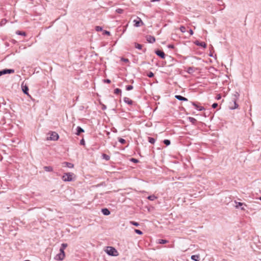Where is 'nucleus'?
Masks as SVG:
<instances>
[{"instance_id":"obj_32","label":"nucleus","mask_w":261,"mask_h":261,"mask_svg":"<svg viewBox=\"0 0 261 261\" xmlns=\"http://www.w3.org/2000/svg\"><path fill=\"white\" fill-rule=\"evenodd\" d=\"M180 31L182 33H185L186 31V28L185 27L182 25L179 28Z\"/></svg>"},{"instance_id":"obj_53","label":"nucleus","mask_w":261,"mask_h":261,"mask_svg":"<svg viewBox=\"0 0 261 261\" xmlns=\"http://www.w3.org/2000/svg\"><path fill=\"white\" fill-rule=\"evenodd\" d=\"M258 199L261 201V196L259 197Z\"/></svg>"},{"instance_id":"obj_41","label":"nucleus","mask_w":261,"mask_h":261,"mask_svg":"<svg viewBox=\"0 0 261 261\" xmlns=\"http://www.w3.org/2000/svg\"><path fill=\"white\" fill-rule=\"evenodd\" d=\"M212 108L214 109L218 107V103H214L212 106Z\"/></svg>"},{"instance_id":"obj_10","label":"nucleus","mask_w":261,"mask_h":261,"mask_svg":"<svg viewBox=\"0 0 261 261\" xmlns=\"http://www.w3.org/2000/svg\"><path fill=\"white\" fill-rule=\"evenodd\" d=\"M14 72V70L11 69H5L2 70L3 75L6 74H10Z\"/></svg>"},{"instance_id":"obj_43","label":"nucleus","mask_w":261,"mask_h":261,"mask_svg":"<svg viewBox=\"0 0 261 261\" xmlns=\"http://www.w3.org/2000/svg\"><path fill=\"white\" fill-rule=\"evenodd\" d=\"M80 144L82 145H85V140H84V139H82L80 141Z\"/></svg>"},{"instance_id":"obj_7","label":"nucleus","mask_w":261,"mask_h":261,"mask_svg":"<svg viewBox=\"0 0 261 261\" xmlns=\"http://www.w3.org/2000/svg\"><path fill=\"white\" fill-rule=\"evenodd\" d=\"M138 19H135L133 21L134 22V26L136 27H139L144 24L143 22L139 17H138Z\"/></svg>"},{"instance_id":"obj_44","label":"nucleus","mask_w":261,"mask_h":261,"mask_svg":"<svg viewBox=\"0 0 261 261\" xmlns=\"http://www.w3.org/2000/svg\"><path fill=\"white\" fill-rule=\"evenodd\" d=\"M104 82L108 84H110L111 83V80L109 79H106L104 80Z\"/></svg>"},{"instance_id":"obj_13","label":"nucleus","mask_w":261,"mask_h":261,"mask_svg":"<svg viewBox=\"0 0 261 261\" xmlns=\"http://www.w3.org/2000/svg\"><path fill=\"white\" fill-rule=\"evenodd\" d=\"M175 98L180 101H188V99L179 95H176Z\"/></svg>"},{"instance_id":"obj_6","label":"nucleus","mask_w":261,"mask_h":261,"mask_svg":"<svg viewBox=\"0 0 261 261\" xmlns=\"http://www.w3.org/2000/svg\"><path fill=\"white\" fill-rule=\"evenodd\" d=\"M237 100H232L231 102H230L229 108L231 110H234L238 108L239 105L237 103Z\"/></svg>"},{"instance_id":"obj_52","label":"nucleus","mask_w":261,"mask_h":261,"mask_svg":"<svg viewBox=\"0 0 261 261\" xmlns=\"http://www.w3.org/2000/svg\"><path fill=\"white\" fill-rule=\"evenodd\" d=\"M3 75L2 70L0 71V76Z\"/></svg>"},{"instance_id":"obj_46","label":"nucleus","mask_w":261,"mask_h":261,"mask_svg":"<svg viewBox=\"0 0 261 261\" xmlns=\"http://www.w3.org/2000/svg\"><path fill=\"white\" fill-rule=\"evenodd\" d=\"M189 33H190V35H192L193 34V31L192 29H190L189 30Z\"/></svg>"},{"instance_id":"obj_47","label":"nucleus","mask_w":261,"mask_h":261,"mask_svg":"<svg viewBox=\"0 0 261 261\" xmlns=\"http://www.w3.org/2000/svg\"><path fill=\"white\" fill-rule=\"evenodd\" d=\"M168 47L170 48H174V45H172V44H169V45H168Z\"/></svg>"},{"instance_id":"obj_26","label":"nucleus","mask_w":261,"mask_h":261,"mask_svg":"<svg viewBox=\"0 0 261 261\" xmlns=\"http://www.w3.org/2000/svg\"><path fill=\"white\" fill-rule=\"evenodd\" d=\"M147 198H148V199H149L150 200L153 201L154 199H155L156 198V197L154 195H152L149 196L147 197Z\"/></svg>"},{"instance_id":"obj_42","label":"nucleus","mask_w":261,"mask_h":261,"mask_svg":"<svg viewBox=\"0 0 261 261\" xmlns=\"http://www.w3.org/2000/svg\"><path fill=\"white\" fill-rule=\"evenodd\" d=\"M121 60L123 61L124 62H129V60L128 59H126V58H122L121 59Z\"/></svg>"},{"instance_id":"obj_25","label":"nucleus","mask_w":261,"mask_h":261,"mask_svg":"<svg viewBox=\"0 0 261 261\" xmlns=\"http://www.w3.org/2000/svg\"><path fill=\"white\" fill-rule=\"evenodd\" d=\"M65 164H66V166L69 168H72L73 167V164L71 163L65 162Z\"/></svg>"},{"instance_id":"obj_24","label":"nucleus","mask_w":261,"mask_h":261,"mask_svg":"<svg viewBox=\"0 0 261 261\" xmlns=\"http://www.w3.org/2000/svg\"><path fill=\"white\" fill-rule=\"evenodd\" d=\"M102 156V158L107 161L109 160L110 159V156L108 155L105 154V153H103Z\"/></svg>"},{"instance_id":"obj_21","label":"nucleus","mask_w":261,"mask_h":261,"mask_svg":"<svg viewBox=\"0 0 261 261\" xmlns=\"http://www.w3.org/2000/svg\"><path fill=\"white\" fill-rule=\"evenodd\" d=\"M188 119L192 124H195L197 121L196 119L193 117H189Z\"/></svg>"},{"instance_id":"obj_11","label":"nucleus","mask_w":261,"mask_h":261,"mask_svg":"<svg viewBox=\"0 0 261 261\" xmlns=\"http://www.w3.org/2000/svg\"><path fill=\"white\" fill-rule=\"evenodd\" d=\"M195 44L198 46L203 47V48L206 47V44L204 42H200L199 41H196Z\"/></svg>"},{"instance_id":"obj_28","label":"nucleus","mask_w":261,"mask_h":261,"mask_svg":"<svg viewBox=\"0 0 261 261\" xmlns=\"http://www.w3.org/2000/svg\"><path fill=\"white\" fill-rule=\"evenodd\" d=\"M121 92V90L119 88H116L114 90V93L116 94H119Z\"/></svg>"},{"instance_id":"obj_54","label":"nucleus","mask_w":261,"mask_h":261,"mask_svg":"<svg viewBox=\"0 0 261 261\" xmlns=\"http://www.w3.org/2000/svg\"><path fill=\"white\" fill-rule=\"evenodd\" d=\"M52 169H51V168L50 167V169H49V170L50 171Z\"/></svg>"},{"instance_id":"obj_33","label":"nucleus","mask_w":261,"mask_h":261,"mask_svg":"<svg viewBox=\"0 0 261 261\" xmlns=\"http://www.w3.org/2000/svg\"><path fill=\"white\" fill-rule=\"evenodd\" d=\"M6 22H7V20H6V19H2V20L1 21V22H0V25H1V26H2V25H3L5 24Z\"/></svg>"},{"instance_id":"obj_48","label":"nucleus","mask_w":261,"mask_h":261,"mask_svg":"<svg viewBox=\"0 0 261 261\" xmlns=\"http://www.w3.org/2000/svg\"><path fill=\"white\" fill-rule=\"evenodd\" d=\"M106 108H107L106 106H105V105H102V109L103 110H106Z\"/></svg>"},{"instance_id":"obj_1","label":"nucleus","mask_w":261,"mask_h":261,"mask_svg":"<svg viewBox=\"0 0 261 261\" xmlns=\"http://www.w3.org/2000/svg\"><path fill=\"white\" fill-rule=\"evenodd\" d=\"M67 247V244L66 243H63L61 244V246L60 248V252L54 257V259L55 260H62L64 259L65 256L64 250Z\"/></svg>"},{"instance_id":"obj_8","label":"nucleus","mask_w":261,"mask_h":261,"mask_svg":"<svg viewBox=\"0 0 261 261\" xmlns=\"http://www.w3.org/2000/svg\"><path fill=\"white\" fill-rule=\"evenodd\" d=\"M155 53L162 59H164L165 58V54L164 52L161 50L158 49L155 51Z\"/></svg>"},{"instance_id":"obj_45","label":"nucleus","mask_w":261,"mask_h":261,"mask_svg":"<svg viewBox=\"0 0 261 261\" xmlns=\"http://www.w3.org/2000/svg\"><path fill=\"white\" fill-rule=\"evenodd\" d=\"M221 98V95L220 94H218L216 96V99L219 100L220 99V98Z\"/></svg>"},{"instance_id":"obj_20","label":"nucleus","mask_w":261,"mask_h":261,"mask_svg":"<svg viewBox=\"0 0 261 261\" xmlns=\"http://www.w3.org/2000/svg\"><path fill=\"white\" fill-rule=\"evenodd\" d=\"M135 46L136 48L138 49H142V45L140 44H139V43H135Z\"/></svg>"},{"instance_id":"obj_16","label":"nucleus","mask_w":261,"mask_h":261,"mask_svg":"<svg viewBox=\"0 0 261 261\" xmlns=\"http://www.w3.org/2000/svg\"><path fill=\"white\" fill-rule=\"evenodd\" d=\"M84 132V130L80 126H77L76 128V133L75 134L79 136L81 133Z\"/></svg>"},{"instance_id":"obj_12","label":"nucleus","mask_w":261,"mask_h":261,"mask_svg":"<svg viewBox=\"0 0 261 261\" xmlns=\"http://www.w3.org/2000/svg\"><path fill=\"white\" fill-rule=\"evenodd\" d=\"M21 87H22V91L23 92V93L30 96V95L28 93L29 88H28V86L26 85L23 86L22 85Z\"/></svg>"},{"instance_id":"obj_38","label":"nucleus","mask_w":261,"mask_h":261,"mask_svg":"<svg viewBox=\"0 0 261 261\" xmlns=\"http://www.w3.org/2000/svg\"><path fill=\"white\" fill-rule=\"evenodd\" d=\"M147 76L149 77H153L154 76V73L152 72H149L148 74H147Z\"/></svg>"},{"instance_id":"obj_22","label":"nucleus","mask_w":261,"mask_h":261,"mask_svg":"<svg viewBox=\"0 0 261 261\" xmlns=\"http://www.w3.org/2000/svg\"><path fill=\"white\" fill-rule=\"evenodd\" d=\"M194 71V70L193 67H189L187 69V72L189 73H192Z\"/></svg>"},{"instance_id":"obj_15","label":"nucleus","mask_w":261,"mask_h":261,"mask_svg":"<svg viewBox=\"0 0 261 261\" xmlns=\"http://www.w3.org/2000/svg\"><path fill=\"white\" fill-rule=\"evenodd\" d=\"M101 212L105 216H108L110 214V211L107 208H102Z\"/></svg>"},{"instance_id":"obj_5","label":"nucleus","mask_w":261,"mask_h":261,"mask_svg":"<svg viewBox=\"0 0 261 261\" xmlns=\"http://www.w3.org/2000/svg\"><path fill=\"white\" fill-rule=\"evenodd\" d=\"M234 202L236 204V205H235V207L237 208H240L241 210H243V211L245 210V207L247 206V205L245 203L240 202H237L236 201H234Z\"/></svg>"},{"instance_id":"obj_4","label":"nucleus","mask_w":261,"mask_h":261,"mask_svg":"<svg viewBox=\"0 0 261 261\" xmlns=\"http://www.w3.org/2000/svg\"><path fill=\"white\" fill-rule=\"evenodd\" d=\"M59 136L55 132L50 131V140L57 141L59 139Z\"/></svg>"},{"instance_id":"obj_18","label":"nucleus","mask_w":261,"mask_h":261,"mask_svg":"<svg viewBox=\"0 0 261 261\" xmlns=\"http://www.w3.org/2000/svg\"><path fill=\"white\" fill-rule=\"evenodd\" d=\"M192 105L195 106V108L199 110V111H202L204 109L203 107H201V106H198L196 103L195 102H192Z\"/></svg>"},{"instance_id":"obj_19","label":"nucleus","mask_w":261,"mask_h":261,"mask_svg":"<svg viewBox=\"0 0 261 261\" xmlns=\"http://www.w3.org/2000/svg\"><path fill=\"white\" fill-rule=\"evenodd\" d=\"M191 259L195 261H199V256L198 255H193L191 256Z\"/></svg>"},{"instance_id":"obj_40","label":"nucleus","mask_w":261,"mask_h":261,"mask_svg":"<svg viewBox=\"0 0 261 261\" xmlns=\"http://www.w3.org/2000/svg\"><path fill=\"white\" fill-rule=\"evenodd\" d=\"M130 161L134 163H138L139 162V161L137 159L135 158H132L130 159Z\"/></svg>"},{"instance_id":"obj_49","label":"nucleus","mask_w":261,"mask_h":261,"mask_svg":"<svg viewBox=\"0 0 261 261\" xmlns=\"http://www.w3.org/2000/svg\"><path fill=\"white\" fill-rule=\"evenodd\" d=\"M105 34H107V35H110V32L107 31H105Z\"/></svg>"},{"instance_id":"obj_27","label":"nucleus","mask_w":261,"mask_h":261,"mask_svg":"<svg viewBox=\"0 0 261 261\" xmlns=\"http://www.w3.org/2000/svg\"><path fill=\"white\" fill-rule=\"evenodd\" d=\"M167 242L168 241L166 240L160 239L159 240V243L161 244H164L167 243Z\"/></svg>"},{"instance_id":"obj_30","label":"nucleus","mask_w":261,"mask_h":261,"mask_svg":"<svg viewBox=\"0 0 261 261\" xmlns=\"http://www.w3.org/2000/svg\"><path fill=\"white\" fill-rule=\"evenodd\" d=\"M16 33L17 35H22V36H25V35H26L25 32H21L19 31H17Z\"/></svg>"},{"instance_id":"obj_31","label":"nucleus","mask_w":261,"mask_h":261,"mask_svg":"<svg viewBox=\"0 0 261 261\" xmlns=\"http://www.w3.org/2000/svg\"><path fill=\"white\" fill-rule=\"evenodd\" d=\"M118 141L121 143V144H124L125 142H126V141L125 139H123V138H119L118 139Z\"/></svg>"},{"instance_id":"obj_35","label":"nucleus","mask_w":261,"mask_h":261,"mask_svg":"<svg viewBox=\"0 0 261 261\" xmlns=\"http://www.w3.org/2000/svg\"><path fill=\"white\" fill-rule=\"evenodd\" d=\"M116 12L117 13H118V14H121V13H123V9H120V8H119V9H116Z\"/></svg>"},{"instance_id":"obj_3","label":"nucleus","mask_w":261,"mask_h":261,"mask_svg":"<svg viewBox=\"0 0 261 261\" xmlns=\"http://www.w3.org/2000/svg\"><path fill=\"white\" fill-rule=\"evenodd\" d=\"M74 176V174L73 173H66L63 175L62 179L65 181H71L73 180Z\"/></svg>"},{"instance_id":"obj_36","label":"nucleus","mask_w":261,"mask_h":261,"mask_svg":"<svg viewBox=\"0 0 261 261\" xmlns=\"http://www.w3.org/2000/svg\"><path fill=\"white\" fill-rule=\"evenodd\" d=\"M130 223L134 225V226H138L139 225V223L137 222H135V221H130Z\"/></svg>"},{"instance_id":"obj_37","label":"nucleus","mask_w":261,"mask_h":261,"mask_svg":"<svg viewBox=\"0 0 261 261\" xmlns=\"http://www.w3.org/2000/svg\"><path fill=\"white\" fill-rule=\"evenodd\" d=\"M135 232L138 234H142L143 233L142 231H141L139 229H135Z\"/></svg>"},{"instance_id":"obj_9","label":"nucleus","mask_w":261,"mask_h":261,"mask_svg":"<svg viewBox=\"0 0 261 261\" xmlns=\"http://www.w3.org/2000/svg\"><path fill=\"white\" fill-rule=\"evenodd\" d=\"M146 39L147 42L150 43H153L155 41V37L151 35L146 36Z\"/></svg>"},{"instance_id":"obj_14","label":"nucleus","mask_w":261,"mask_h":261,"mask_svg":"<svg viewBox=\"0 0 261 261\" xmlns=\"http://www.w3.org/2000/svg\"><path fill=\"white\" fill-rule=\"evenodd\" d=\"M240 96V94L238 92H235L232 96V100H237Z\"/></svg>"},{"instance_id":"obj_55","label":"nucleus","mask_w":261,"mask_h":261,"mask_svg":"<svg viewBox=\"0 0 261 261\" xmlns=\"http://www.w3.org/2000/svg\"><path fill=\"white\" fill-rule=\"evenodd\" d=\"M24 261H30V260H24Z\"/></svg>"},{"instance_id":"obj_17","label":"nucleus","mask_w":261,"mask_h":261,"mask_svg":"<svg viewBox=\"0 0 261 261\" xmlns=\"http://www.w3.org/2000/svg\"><path fill=\"white\" fill-rule=\"evenodd\" d=\"M123 100L125 103H127L129 105H132L133 104V101L128 97H124Z\"/></svg>"},{"instance_id":"obj_23","label":"nucleus","mask_w":261,"mask_h":261,"mask_svg":"<svg viewBox=\"0 0 261 261\" xmlns=\"http://www.w3.org/2000/svg\"><path fill=\"white\" fill-rule=\"evenodd\" d=\"M148 141L150 143L153 144L155 142V140L153 138L148 137Z\"/></svg>"},{"instance_id":"obj_29","label":"nucleus","mask_w":261,"mask_h":261,"mask_svg":"<svg viewBox=\"0 0 261 261\" xmlns=\"http://www.w3.org/2000/svg\"><path fill=\"white\" fill-rule=\"evenodd\" d=\"M163 142L166 146H168L170 144V141L168 139L164 140Z\"/></svg>"},{"instance_id":"obj_39","label":"nucleus","mask_w":261,"mask_h":261,"mask_svg":"<svg viewBox=\"0 0 261 261\" xmlns=\"http://www.w3.org/2000/svg\"><path fill=\"white\" fill-rule=\"evenodd\" d=\"M95 30L97 31H101L102 30V28L100 26H96L95 27Z\"/></svg>"},{"instance_id":"obj_2","label":"nucleus","mask_w":261,"mask_h":261,"mask_svg":"<svg viewBox=\"0 0 261 261\" xmlns=\"http://www.w3.org/2000/svg\"><path fill=\"white\" fill-rule=\"evenodd\" d=\"M105 251L109 255L113 256H116L118 255V251L115 248H114L113 247H111V246L107 247V248L105 250Z\"/></svg>"},{"instance_id":"obj_51","label":"nucleus","mask_w":261,"mask_h":261,"mask_svg":"<svg viewBox=\"0 0 261 261\" xmlns=\"http://www.w3.org/2000/svg\"><path fill=\"white\" fill-rule=\"evenodd\" d=\"M160 0H151V2H159L160 1Z\"/></svg>"},{"instance_id":"obj_50","label":"nucleus","mask_w":261,"mask_h":261,"mask_svg":"<svg viewBox=\"0 0 261 261\" xmlns=\"http://www.w3.org/2000/svg\"><path fill=\"white\" fill-rule=\"evenodd\" d=\"M44 168H45L46 171H48L49 170V167H48L46 166V167H44Z\"/></svg>"},{"instance_id":"obj_34","label":"nucleus","mask_w":261,"mask_h":261,"mask_svg":"<svg viewBox=\"0 0 261 261\" xmlns=\"http://www.w3.org/2000/svg\"><path fill=\"white\" fill-rule=\"evenodd\" d=\"M133 89V86L132 85H127L126 87V90L127 91L131 90Z\"/></svg>"}]
</instances>
